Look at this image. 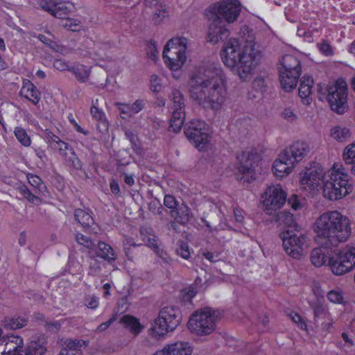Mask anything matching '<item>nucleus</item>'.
Here are the masks:
<instances>
[{"label": "nucleus", "instance_id": "nucleus-57", "mask_svg": "<svg viewBox=\"0 0 355 355\" xmlns=\"http://www.w3.org/2000/svg\"><path fill=\"white\" fill-rule=\"evenodd\" d=\"M133 114L139 113L144 107V103L143 100L137 99L132 104H131Z\"/></svg>", "mask_w": 355, "mask_h": 355}, {"label": "nucleus", "instance_id": "nucleus-42", "mask_svg": "<svg viewBox=\"0 0 355 355\" xmlns=\"http://www.w3.org/2000/svg\"><path fill=\"white\" fill-rule=\"evenodd\" d=\"M291 320L295 323L301 330H306V323L303 318L295 311H291L289 315Z\"/></svg>", "mask_w": 355, "mask_h": 355}, {"label": "nucleus", "instance_id": "nucleus-46", "mask_svg": "<svg viewBox=\"0 0 355 355\" xmlns=\"http://www.w3.org/2000/svg\"><path fill=\"white\" fill-rule=\"evenodd\" d=\"M26 179L30 184L31 186H32L34 188L40 189L41 187V185L42 184V180L40 178V176L32 174V173H27L26 175Z\"/></svg>", "mask_w": 355, "mask_h": 355}, {"label": "nucleus", "instance_id": "nucleus-16", "mask_svg": "<svg viewBox=\"0 0 355 355\" xmlns=\"http://www.w3.org/2000/svg\"><path fill=\"white\" fill-rule=\"evenodd\" d=\"M171 96L173 105L169 130L178 132L182 129L185 119L184 98L182 94L176 89L172 91Z\"/></svg>", "mask_w": 355, "mask_h": 355}, {"label": "nucleus", "instance_id": "nucleus-6", "mask_svg": "<svg viewBox=\"0 0 355 355\" xmlns=\"http://www.w3.org/2000/svg\"><path fill=\"white\" fill-rule=\"evenodd\" d=\"M279 62L281 67H279V71L281 86L286 92H291L296 87L301 75V62L296 57L289 54L282 56Z\"/></svg>", "mask_w": 355, "mask_h": 355}, {"label": "nucleus", "instance_id": "nucleus-50", "mask_svg": "<svg viewBox=\"0 0 355 355\" xmlns=\"http://www.w3.org/2000/svg\"><path fill=\"white\" fill-rule=\"evenodd\" d=\"M177 253L183 259H188L190 257V251L188 244L187 243L182 242L177 250Z\"/></svg>", "mask_w": 355, "mask_h": 355}, {"label": "nucleus", "instance_id": "nucleus-12", "mask_svg": "<svg viewBox=\"0 0 355 355\" xmlns=\"http://www.w3.org/2000/svg\"><path fill=\"white\" fill-rule=\"evenodd\" d=\"M40 6L42 10L48 12L51 15L59 19H66L64 26L68 30L73 32L80 30L82 27L80 21L78 19L68 17L70 8L62 0H42Z\"/></svg>", "mask_w": 355, "mask_h": 355}, {"label": "nucleus", "instance_id": "nucleus-17", "mask_svg": "<svg viewBox=\"0 0 355 355\" xmlns=\"http://www.w3.org/2000/svg\"><path fill=\"white\" fill-rule=\"evenodd\" d=\"M287 193L282 189L281 185L268 187L261 196L262 204L266 210L281 209L285 204Z\"/></svg>", "mask_w": 355, "mask_h": 355}, {"label": "nucleus", "instance_id": "nucleus-40", "mask_svg": "<svg viewBox=\"0 0 355 355\" xmlns=\"http://www.w3.org/2000/svg\"><path fill=\"white\" fill-rule=\"evenodd\" d=\"M53 66L60 71H70L72 65L64 58H55L53 62Z\"/></svg>", "mask_w": 355, "mask_h": 355}, {"label": "nucleus", "instance_id": "nucleus-8", "mask_svg": "<svg viewBox=\"0 0 355 355\" xmlns=\"http://www.w3.org/2000/svg\"><path fill=\"white\" fill-rule=\"evenodd\" d=\"M219 311L205 307L193 313L187 322L191 333H211L219 317Z\"/></svg>", "mask_w": 355, "mask_h": 355}, {"label": "nucleus", "instance_id": "nucleus-25", "mask_svg": "<svg viewBox=\"0 0 355 355\" xmlns=\"http://www.w3.org/2000/svg\"><path fill=\"white\" fill-rule=\"evenodd\" d=\"M332 252L323 247L314 248L311 253V261L316 267H320L329 263V257Z\"/></svg>", "mask_w": 355, "mask_h": 355}, {"label": "nucleus", "instance_id": "nucleus-64", "mask_svg": "<svg viewBox=\"0 0 355 355\" xmlns=\"http://www.w3.org/2000/svg\"><path fill=\"white\" fill-rule=\"evenodd\" d=\"M124 182H125L126 184H128L130 187L133 186L135 184V179L133 178V175L127 173L125 174Z\"/></svg>", "mask_w": 355, "mask_h": 355}, {"label": "nucleus", "instance_id": "nucleus-39", "mask_svg": "<svg viewBox=\"0 0 355 355\" xmlns=\"http://www.w3.org/2000/svg\"><path fill=\"white\" fill-rule=\"evenodd\" d=\"M98 257H92L90 259L89 266L88 269V275L97 276L101 271L102 263L97 259Z\"/></svg>", "mask_w": 355, "mask_h": 355}, {"label": "nucleus", "instance_id": "nucleus-13", "mask_svg": "<svg viewBox=\"0 0 355 355\" xmlns=\"http://www.w3.org/2000/svg\"><path fill=\"white\" fill-rule=\"evenodd\" d=\"M180 310L176 306H166L161 309L154 320L150 333H169L179 324Z\"/></svg>", "mask_w": 355, "mask_h": 355}, {"label": "nucleus", "instance_id": "nucleus-51", "mask_svg": "<svg viewBox=\"0 0 355 355\" xmlns=\"http://www.w3.org/2000/svg\"><path fill=\"white\" fill-rule=\"evenodd\" d=\"M252 87L255 90L259 91L261 93L266 92V85L265 79L262 77L256 78L252 83Z\"/></svg>", "mask_w": 355, "mask_h": 355}, {"label": "nucleus", "instance_id": "nucleus-60", "mask_svg": "<svg viewBox=\"0 0 355 355\" xmlns=\"http://www.w3.org/2000/svg\"><path fill=\"white\" fill-rule=\"evenodd\" d=\"M282 116L284 119L291 121L296 119V116L293 113V110L290 108L285 109L282 113Z\"/></svg>", "mask_w": 355, "mask_h": 355}, {"label": "nucleus", "instance_id": "nucleus-35", "mask_svg": "<svg viewBox=\"0 0 355 355\" xmlns=\"http://www.w3.org/2000/svg\"><path fill=\"white\" fill-rule=\"evenodd\" d=\"M14 135L17 141L22 146L25 147H28L31 146V139L24 128L21 126L16 127L14 130Z\"/></svg>", "mask_w": 355, "mask_h": 355}, {"label": "nucleus", "instance_id": "nucleus-62", "mask_svg": "<svg viewBox=\"0 0 355 355\" xmlns=\"http://www.w3.org/2000/svg\"><path fill=\"white\" fill-rule=\"evenodd\" d=\"M234 216L235 218V220L238 223H242L243 221L244 217L242 214V211L241 209L238 208L234 209Z\"/></svg>", "mask_w": 355, "mask_h": 355}, {"label": "nucleus", "instance_id": "nucleus-19", "mask_svg": "<svg viewBox=\"0 0 355 355\" xmlns=\"http://www.w3.org/2000/svg\"><path fill=\"white\" fill-rule=\"evenodd\" d=\"M47 343L46 334L33 336L26 349L21 351L19 355H44L47 350Z\"/></svg>", "mask_w": 355, "mask_h": 355}, {"label": "nucleus", "instance_id": "nucleus-49", "mask_svg": "<svg viewBox=\"0 0 355 355\" xmlns=\"http://www.w3.org/2000/svg\"><path fill=\"white\" fill-rule=\"evenodd\" d=\"M165 334H148L145 339L146 345L153 346L156 345L159 340L163 339Z\"/></svg>", "mask_w": 355, "mask_h": 355}, {"label": "nucleus", "instance_id": "nucleus-44", "mask_svg": "<svg viewBox=\"0 0 355 355\" xmlns=\"http://www.w3.org/2000/svg\"><path fill=\"white\" fill-rule=\"evenodd\" d=\"M76 240L77 243L87 248H92L94 246L92 240L87 236L81 233H77L76 235Z\"/></svg>", "mask_w": 355, "mask_h": 355}, {"label": "nucleus", "instance_id": "nucleus-59", "mask_svg": "<svg viewBox=\"0 0 355 355\" xmlns=\"http://www.w3.org/2000/svg\"><path fill=\"white\" fill-rule=\"evenodd\" d=\"M53 50L62 55L67 54L70 52V49L64 45L60 44L58 42L53 44Z\"/></svg>", "mask_w": 355, "mask_h": 355}, {"label": "nucleus", "instance_id": "nucleus-29", "mask_svg": "<svg viewBox=\"0 0 355 355\" xmlns=\"http://www.w3.org/2000/svg\"><path fill=\"white\" fill-rule=\"evenodd\" d=\"M28 320L21 316H6L1 320V326L7 330H17L26 326Z\"/></svg>", "mask_w": 355, "mask_h": 355}, {"label": "nucleus", "instance_id": "nucleus-47", "mask_svg": "<svg viewBox=\"0 0 355 355\" xmlns=\"http://www.w3.org/2000/svg\"><path fill=\"white\" fill-rule=\"evenodd\" d=\"M85 304L89 309H96L99 305V298L95 295H87L85 297Z\"/></svg>", "mask_w": 355, "mask_h": 355}, {"label": "nucleus", "instance_id": "nucleus-21", "mask_svg": "<svg viewBox=\"0 0 355 355\" xmlns=\"http://www.w3.org/2000/svg\"><path fill=\"white\" fill-rule=\"evenodd\" d=\"M294 166L293 162L282 153L279 155V159L274 162L272 171L275 176L283 178L291 173Z\"/></svg>", "mask_w": 355, "mask_h": 355}, {"label": "nucleus", "instance_id": "nucleus-53", "mask_svg": "<svg viewBox=\"0 0 355 355\" xmlns=\"http://www.w3.org/2000/svg\"><path fill=\"white\" fill-rule=\"evenodd\" d=\"M182 293L184 297H187L188 300H191L196 295L197 291L193 286H189L182 290Z\"/></svg>", "mask_w": 355, "mask_h": 355}, {"label": "nucleus", "instance_id": "nucleus-15", "mask_svg": "<svg viewBox=\"0 0 355 355\" xmlns=\"http://www.w3.org/2000/svg\"><path fill=\"white\" fill-rule=\"evenodd\" d=\"M184 132L189 141L193 142L196 148L209 142V128L202 120H191L185 125Z\"/></svg>", "mask_w": 355, "mask_h": 355}, {"label": "nucleus", "instance_id": "nucleus-36", "mask_svg": "<svg viewBox=\"0 0 355 355\" xmlns=\"http://www.w3.org/2000/svg\"><path fill=\"white\" fill-rule=\"evenodd\" d=\"M350 135L349 130L347 128L336 126L331 130V135L335 139L342 141L348 137Z\"/></svg>", "mask_w": 355, "mask_h": 355}, {"label": "nucleus", "instance_id": "nucleus-34", "mask_svg": "<svg viewBox=\"0 0 355 355\" xmlns=\"http://www.w3.org/2000/svg\"><path fill=\"white\" fill-rule=\"evenodd\" d=\"M17 191L22 197L31 203L38 205L42 202V199L33 194L28 189V187L24 184H20L17 187Z\"/></svg>", "mask_w": 355, "mask_h": 355}, {"label": "nucleus", "instance_id": "nucleus-4", "mask_svg": "<svg viewBox=\"0 0 355 355\" xmlns=\"http://www.w3.org/2000/svg\"><path fill=\"white\" fill-rule=\"evenodd\" d=\"M240 12L241 3L236 0H223L211 5L205 10L207 17L212 19L207 35V42L215 44L227 39L230 32L223 24L221 17L228 23H233Z\"/></svg>", "mask_w": 355, "mask_h": 355}, {"label": "nucleus", "instance_id": "nucleus-30", "mask_svg": "<svg viewBox=\"0 0 355 355\" xmlns=\"http://www.w3.org/2000/svg\"><path fill=\"white\" fill-rule=\"evenodd\" d=\"M71 72L80 83H86L90 75V69L85 65L80 63H73L71 67Z\"/></svg>", "mask_w": 355, "mask_h": 355}, {"label": "nucleus", "instance_id": "nucleus-31", "mask_svg": "<svg viewBox=\"0 0 355 355\" xmlns=\"http://www.w3.org/2000/svg\"><path fill=\"white\" fill-rule=\"evenodd\" d=\"M58 148L59 149L60 154L63 157H67V150H70L72 155V157L70 158L72 166L76 168H80L82 164L80 159L77 157L73 149L70 147L69 144L64 141L58 143Z\"/></svg>", "mask_w": 355, "mask_h": 355}, {"label": "nucleus", "instance_id": "nucleus-22", "mask_svg": "<svg viewBox=\"0 0 355 355\" xmlns=\"http://www.w3.org/2000/svg\"><path fill=\"white\" fill-rule=\"evenodd\" d=\"M193 349L188 343L178 342L166 346L162 350L157 351L156 355H191Z\"/></svg>", "mask_w": 355, "mask_h": 355}, {"label": "nucleus", "instance_id": "nucleus-32", "mask_svg": "<svg viewBox=\"0 0 355 355\" xmlns=\"http://www.w3.org/2000/svg\"><path fill=\"white\" fill-rule=\"evenodd\" d=\"M343 158L346 164L351 166V172L355 175V143L349 144L345 148Z\"/></svg>", "mask_w": 355, "mask_h": 355}, {"label": "nucleus", "instance_id": "nucleus-55", "mask_svg": "<svg viewBox=\"0 0 355 355\" xmlns=\"http://www.w3.org/2000/svg\"><path fill=\"white\" fill-rule=\"evenodd\" d=\"M116 318L117 314H112V315L110 318V319L107 321L103 322L98 325V330L100 331H105L111 325V324H112L116 320Z\"/></svg>", "mask_w": 355, "mask_h": 355}, {"label": "nucleus", "instance_id": "nucleus-63", "mask_svg": "<svg viewBox=\"0 0 355 355\" xmlns=\"http://www.w3.org/2000/svg\"><path fill=\"white\" fill-rule=\"evenodd\" d=\"M111 288H112V286H111L110 283H105L103 284V288L104 290V292L103 293V297L108 298L111 295V293H110Z\"/></svg>", "mask_w": 355, "mask_h": 355}, {"label": "nucleus", "instance_id": "nucleus-7", "mask_svg": "<svg viewBox=\"0 0 355 355\" xmlns=\"http://www.w3.org/2000/svg\"><path fill=\"white\" fill-rule=\"evenodd\" d=\"M187 40L185 37H174L165 45L162 57L165 64L171 70L181 68L186 61Z\"/></svg>", "mask_w": 355, "mask_h": 355}, {"label": "nucleus", "instance_id": "nucleus-43", "mask_svg": "<svg viewBox=\"0 0 355 355\" xmlns=\"http://www.w3.org/2000/svg\"><path fill=\"white\" fill-rule=\"evenodd\" d=\"M146 54L147 56L151 60H157L158 55V51L157 49L156 42L154 40H150L148 42L146 46Z\"/></svg>", "mask_w": 355, "mask_h": 355}, {"label": "nucleus", "instance_id": "nucleus-28", "mask_svg": "<svg viewBox=\"0 0 355 355\" xmlns=\"http://www.w3.org/2000/svg\"><path fill=\"white\" fill-rule=\"evenodd\" d=\"M90 112L92 118L97 121L96 126L99 132H107L109 128V122L103 110L94 105H92L90 108Z\"/></svg>", "mask_w": 355, "mask_h": 355}, {"label": "nucleus", "instance_id": "nucleus-33", "mask_svg": "<svg viewBox=\"0 0 355 355\" xmlns=\"http://www.w3.org/2000/svg\"><path fill=\"white\" fill-rule=\"evenodd\" d=\"M74 217L83 227H89L94 223L91 214L81 209L75 210Z\"/></svg>", "mask_w": 355, "mask_h": 355}, {"label": "nucleus", "instance_id": "nucleus-18", "mask_svg": "<svg viewBox=\"0 0 355 355\" xmlns=\"http://www.w3.org/2000/svg\"><path fill=\"white\" fill-rule=\"evenodd\" d=\"M0 352L2 355H19L24 346L23 338L17 334H8L1 338Z\"/></svg>", "mask_w": 355, "mask_h": 355}, {"label": "nucleus", "instance_id": "nucleus-20", "mask_svg": "<svg viewBox=\"0 0 355 355\" xmlns=\"http://www.w3.org/2000/svg\"><path fill=\"white\" fill-rule=\"evenodd\" d=\"M309 151V148L306 142L296 141L289 148L285 149L283 153L295 165L303 159Z\"/></svg>", "mask_w": 355, "mask_h": 355}, {"label": "nucleus", "instance_id": "nucleus-14", "mask_svg": "<svg viewBox=\"0 0 355 355\" xmlns=\"http://www.w3.org/2000/svg\"><path fill=\"white\" fill-rule=\"evenodd\" d=\"M285 252L292 258L300 259L306 246L307 237L304 234L297 235L289 230L280 234Z\"/></svg>", "mask_w": 355, "mask_h": 355}, {"label": "nucleus", "instance_id": "nucleus-56", "mask_svg": "<svg viewBox=\"0 0 355 355\" xmlns=\"http://www.w3.org/2000/svg\"><path fill=\"white\" fill-rule=\"evenodd\" d=\"M110 187L112 193L116 197L121 196V189L118 182L112 179L110 182Z\"/></svg>", "mask_w": 355, "mask_h": 355}, {"label": "nucleus", "instance_id": "nucleus-3", "mask_svg": "<svg viewBox=\"0 0 355 355\" xmlns=\"http://www.w3.org/2000/svg\"><path fill=\"white\" fill-rule=\"evenodd\" d=\"M220 57L225 66L236 69L239 78L245 80L258 64V54L252 42L241 45L237 39L230 38L225 43Z\"/></svg>", "mask_w": 355, "mask_h": 355}, {"label": "nucleus", "instance_id": "nucleus-52", "mask_svg": "<svg viewBox=\"0 0 355 355\" xmlns=\"http://www.w3.org/2000/svg\"><path fill=\"white\" fill-rule=\"evenodd\" d=\"M164 204L168 209H174L178 206L176 199L172 195H166L164 198Z\"/></svg>", "mask_w": 355, "mask_h": 355}, {"label": "nucleus", "instance_id": "nucleus-10", "mask_svg": "<svg viewBox=\"0 0 355 355\" xmlns=\"http://www.w3.org/2000/svg\"><path fill=\"white\" fill-rule=\"evenodd\" d=\"M328 266L336 275H343L353 270L355 268V247L332 252L329 257Z\"/></svg>", "mask_w": 355, "mask_h": 355}, {"label": "nucleus", "instance_id": "nucleus-41", "mask_svg": "<svg viewBox=\"0 0 355 355\" xmlns=\"http://www.w3.org/2000/svg\"><path fill=\"white\" fill-rule=\"evenodd\" d=\"M327 299L334 304H342L343 302V293L340 290H331L327 295Z\"/></svg>", "mask_w": 355, "mask_h": 355}, {"label": "nucleus", "instance_id": "nucleus-37", "mask_svg": "<svg viewBox=\"0 0 355 355\" xmlns=\"http://www.w3.org/2000/svg\"><path fill=\"white\" fill-rule=\"evenodd\" d=\"M311 306L313 311L314 318L315 320L326 318L329 315V312L327 311L325 306L322 304L320 302H316L313 304Z\"/></svg>", "mask_w": 355, "mask_h": 355}, {"label": "nucleus", "instance_id": "nucleus-5", "mask_svg": "<svg viewBox=\"0 0 355 355\" xmlns=\"http://www.w3.org/2000/svg\"><path fill=\"white\" fill-rule=\"evenodd\" d=\"M313 230L320 238L333 242H345L351 234L349 218L337 210L322 214L316 220Z\"/></svg>", "mask_w": 355, "mask_h": 355}, {"label": "nucleus", "instance_id": "nucleus-1", "mask_svg": "<svg viewBox=\"0 0 355 355\" xmlns=\"http://www.w3.org/2000/svg\"><path fill=\"white\" fill-rule=\"evenodd\" d=\"M327 175L320 164L306 169L301 177L304 189L312 191L322 184L323 194L331 200L342 199L352 191L349 175L341 163L336 162Z\"/></svg>", "mask_w": 355, "mask_h": 355}, {"label": "nucleus", "instance_id": "nucleus-9", "mask_svg": "<svg viewBox=\"0 0 355 355\" xmlns=\"http://www.w3.org/2000/svg\"><path fill=\"white\" fill-rule=\"evenodd\" d=\"M327 100L331 109L338 114H343L347 109L348 87L347 82L341 78L328 85L326 89Z\"/></svg>", "mask_w": 355, "mask_h": 355}, {"label": "nucleus", "instance_id": "nucleus-48", "mask_svg": "<svg viewBox=\"0 0 355 355\" xmlns=\"http://www.w3.org/2000/svg\"><path fill=\"white\" fill-rule=\"evenodd\" d=\"M150 89L153 92H159L162 87L160 78L157 75L151 76L150 80Z\"/></svg>", "mask_w": 355, "mask_h": 355}, {"label": "nucleus", "instance_id": "nucleus-24", "mask_svg": "<svg viewBox=\"0 0 355 355\" xmlns=\"http://www.w3.org/2000/svg\"><path fill=\"white\" fill-rule=\"evenodd\" d=\"M313 80L310 77L303 76L300 80L298 89L299 96L302 98V101L305 105H309L312 101L311 97L312 94Z\"/></svg>", "mask_w": 355, "mask_h": 355}, {"label": "nucleus", "instance_id": "nucleus-38", "mask_svg": "<svg viewBox=\"0 0 355 355\" xmlns=\"http://www.w3.org/2000/svg\"><path fill=\"white\" fill-rule=\"evenodd\" d=\"M116 107L119 111L120 116L123 119L130 118L133 115L131 105L125 103H116Z\"/></svg>", "mask_w": 355, "mask_h": 355}, {"label": "nucleus", "instance_id": "nucleus-45", "mask_svg": "<svg viewBox=\"0 0 355 355\" xmlns=\"http://www.w3.org/2000/svg\"><path fill=\"white\" fill-rule=\"evenodd\" d=\"M318 48L320 52L325 56H331L334 53L332 46L327 41L318 44Z\"/></svg>", "mask_w": 355, "mask_h": 355}, {"label": "nucleus", "instance_id": "nucleus-2", "mask_svg": "<svg viewBox=\"0 0 355 355\" xmlns=\"http://www.w3.org/2000/svg\"><path fill=\"white\" fill-rule=\"evenodd\" d=\"M192 79L196 85L191 97L205 109L219 110L226 98L225 75L220 65L211 64L200 69Z\"/></svg>", "mask_w": 355, "mask_h": 355}, {"label": "nucleus", "instance_id": "nucleus-26", "mask_svg": "<svg viewBox=\"0 0 355 355\" xmlns=\"http://www.w3.org/2000/svg\"><path fill=\"white\" fill-rule=\"evenodd\" d=\"M119 322L130 333H141L144 329V326L141 323L140 320L130 314L123 315L120 318Z\"/></svg>", "mask_w": 355, "mask_h": 355}, {"label": "nucleus", "instance_id": "nucleus-61", "mask_svg": "<svg viewBox=\"0 0 355 355\" xmlns=\"http://www.w3.org/2000/svg\"><path fill=\"white\" fill-rule=\"evenodd\" d=\"M288 203L291 205V207L295 210H297L300 207V205L297 196L296 195H293L288 199Z\"/></svg>", "mask_w": 355, "mask_h": 355}, {"label": "nucleus", "instance_id": "nucleus-11", "mask_svg": "<svg viewBox=\"0 0 355 355\" xmlns=\"http://www.w3.org/2000/svg\"><path fill=\"white\" fill-rule=\"evenodd\" d=\"M239 163L238 171L243 175L241 180L246 177V182L250 183L257 178V173L259 172V166L261 162L260 154L255 148L250 150L242 151L236 156Z\"/></svg>", "mask_w": 355, "mask_h": 355}, {"label": "nucleus", "instance_id": "nucleus-23", "mask_svg": "<svg viewBox=\"0 0 355 355\" xmlns=\"http://www.w3.org/2000/svg\"><path fill=\"white\" fill-rule=\"evenodd\" d=\"M19 94L21 96L26 98L34 105H37L41 99V93L40 90L30 80L23 83Z\"/></svg>", "mask_w": 355, "mask_h": 355}, {"label": "nucleus", "instance_id": "nucleus-27", "mask_svg": "<svg viewBox=\"0 0 355 355\" xmlns=\"http://www.w3.org/2000/svg\"><path fill=\"white\" fill-rule=\"evenodd\" d=\"M96 254V257L103 259L109 263H112L117 258L112 246L104 241L98 242Z\"/></svg>", "mask_w": 355, "mask_h": 355}, {"label": "nucleus", "instance_id": "nucleus-54", "mask_svg": "<svg viewBox=\"0 0 355 355\" xmlns=\"http://www.w3.org/2000/svg\"><path fill=\"white\" fill-rule=\"evenodd\" d=\"M166 13L167 11L165 8H162L156 11L153 16L154 23L159 24L162 19L166 17Z\"/></svg>", "mask_w": 355, "mask_h": 355}, {"label": "nucleus", "instance_id": "nucleus-58", "mask_svg": "<svg viewBox=\"0 0 355 355\" xmlns=\"http://www.w3.org/2000/svg\"><path fill=\"white\" fill-rule=\"evenodd\" d=\"M39 40L43 44L48 46L49 48L53 49V44H56L57 41L53 40L51 37H49L44 35L40 34L37 37Z\"/></svg>", "mask_w": 355, "mask_h": 355}]
</instances>
